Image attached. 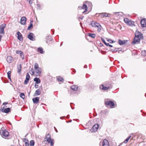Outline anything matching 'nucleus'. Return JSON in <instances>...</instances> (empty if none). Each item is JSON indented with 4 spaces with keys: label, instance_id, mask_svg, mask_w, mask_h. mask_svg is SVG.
I'll list each match as a JSON object with an SVG mask.
<instances>
[{
    "label": "nucleus",
    "instance_id": "4be33fe9",
    "mask_svg": "<svg viewBox=\"0 0 146 146\" xmlns=\"http://www.w3.org/2000/svg\"><path fill=\"white\" fill-rule=\"evenodd\" d=\"M34 81L36 82V83L37 84H39L40 83V79L38 78H35L34 79Z\"/></svg>",
    "mask_w": 146,
    "mask_h": 146
},
{
    "label": "nucleus",
    "instance_id": "1a4fd4ad",
    "mask_svg": "<svg viewBox=\"0 0 146 146\" xmlns=\"http://www.w3.org/2000/svg\"><path fill=\"white\" fill-rule=\"evenodd\" d=\"M35 72L36 74V76H38L40 75L41 74V69L40 68L38 69H35Z\"/></svg>",
    "mask_w": 146,
    "mask_h": 146
},
{
    "label": "nucleus",
    "instance_id": "e2e57ef3",
    "mask_svg": "<svg viewBox=\"0 0 146 146\" xmlns=\"http://www.w3.org/2000/svg\"><path fill=\"white\" fill-rule=\"evenodd\" d=\"M67 118H69V115H68V116H67Z\"/></svg>",
    "mask_w": 146,
    "mask_h": 146
},
{
    "label": "nucleus",
    "instance_id": "423d86ee",
    "mask_svg": "<svg viewBox=\"0 0 146 146\" xmlns=\"http://www.w3.org/2000/svg\"><path fill=\"white\" fill-rule=\"evenodd\" d=\"M78 9H83L85 11L83 12V13L86 11H87L88 9L87 5L84 3L83 4V5L82 7L79 6Z\"/></svg>",
    "mask_w": 146,
    "mask_h": 146
},
{
    "label": "nucleus",
    "instance_id": "5701e85b",
    "mask_svg": "<svg viewBox=\"0 0 146 146\" xmlns=\"http://www.w3.org/2000/svg\"><path fill=\"white\" fill-rule=\"evenodd\" d=\"M33 21H31L30 22V23L29 26L28 27L27 29L30 30L31 29L33 28Z\"/></svg>",
    "mask_w": 146,
    "mask_h": 146
},
{
    "label": "nucleus",
    "instance_id": "0eeeda50",
    "mask_svg": "<svg viewBox=\"0 0 146 146\" xmlns=\"http://www.w3.org/2000/svg\"><path fill=\"white\" fill-rule=\"evenodd\" d=\"M27 19L25 17H23L21 19L20 23L21 25H24L26 23Z\"/></svg>",
    "mask_w": 146,
    "mask_h": 146
},
{
    "label": "nucleus",
    "instance_id": "e433bc0d",
    "mask_svg": "<svg viewBox=\"0 0 146 146\" xmlns=\"http://www.w3.org/2000/svg\"><path fill=\"white\" fill-rule=\"evenodd\" d=\"M35 71L33 68H31L30 71V73L31 75H34L35 74Z\"/></svg>",
    "mask_w": 146,
    "mask_h": 146
},
{
    "label": "nucleus",
    "instance_id": "dca6fc26",
    "mask_svg": "<svg viewBox=\"0 0 146 146\" xmlns=\"http://www.w3.org/2000/svg\"><path fill=\"white\" fill-rule=\"evenodd\" d=\"M39 98L38 97H36L35 98H34L33 99V101L34 103H37L39 101Z\"/></svg>",
    "mask_w": 146,
    "mask_h": 146
},
{
    "label": "nucleus",
    "instance_id": "20e7f679",
    "mask_svg": "<svg viewBox=\"0 0 146 146\" xmlns=\"http://www.w3.org/2000/svg\"><path fill=\"white\" fill-rule=\"evenodd\" d=\"M140 39L141 36H135L133 40V42L135 44H138L139 43Z\"/></svg>",
    "mask_w": 146,
    "mask_h": 146
},
{
    "label": "nucleus",
    "instance_id": "412c9836",
    "mask_svg": "<svg viewBox=\"0 0 146 146\" xmlns=\"http://www.w3.org/2000/svg\"><path fill=\"white\" fill-rule=\"evenodd\" d=\"M134 23L133 21L130 20L127 24L130 26H135Z\"/></svg>",
    "mask_w": 146,
    "mask_h": 146
},
{
    "label": "nucleus",
    "instance_id": "c9c22d12",
    "mask_svg": "<svg viewBox=\"0 0 146 146\" xmlns=\"http://www.w3.org/2000/svg\"><path fill=\"white\" fill-rule=\"evenodd\" d=\"M57 80L60 82H63L64 80V79L62 78H60L59 77H58L57 78Z\"/></svg>",
    "mask_w": 146,
    "mask_h": 146
},
{
    "label": "nucleus",
    "instance_id": "bf43d9fd",
    "mask_svg": "<svg viewBox=\"0 0 146 146\" xmlns=\"http://www.w3.org/2000/svg\"><path fill=\"white\" fill-rule=\"evenodd\" d=\"M7 104V102H4V103H3V105H6V104Z\"/></svg>",
    "mask_w": 146,
    "mask_h": 146
},
{
    "label": "nucleus",
    "instance_id": "b1692460",
    "mask_svg": "<svg viewBox=\"0 0 146 146\" xmlns=\"http://www.w3.org/2000/svg\"><path fill=\"white\" fill-rule=\"evenodd\" d=\"M118 42L120 45H122L125 44L126 42V41L125 40H119Z\"/></svg>",
    "mask_w": 146,
    "mask_h": 146
},
{
    "label": "nucleus",
    "instance_id": "6e6552de",
    "mask_svg": "<svg viewBox=\"0 0 146 146\" xmlns=\"http://www.w3.org/2000/svg\"><path fill=\"white\" fill-rule=\"evenodd\" d=\"M141 24L142 27H146V19H144L141 20Z\"/></svg>",
    "mask_w": 146,
    "mask_h": 146
},
{
    "label": "nucleus",
    "instance_id": "a878e982",
    "mask_svg": "<svg viewBox=\"0 0 146 146\" xmlns=\"http://www.w3.org/2000/svg\"><path fill=\"white\" fill-rule=\"evenodd\" d=\"M38 51L40 54H43L44 51L43 50V49L42 48L39 47L38 48Z\"/></svg>",
    "mask_w": 146,
    "mask_h": 146
},
{
    "label": "nucleus",
    "instance_id": "5fc2aeb1",
    "mask_svg": "<svg viewBox=\"0 0 146 146\" xmlns=\"http://www.w3.org/2000/svg\"><path fill=\"white\" fill-rule=\"evenodd\" d=\"M115 14H117L119 13H122V12H115L114 13Z\"/></svg>",
    "mask_w": 146,
    "mask_h": 146
},
{
    "label": "nucleus",
    "instance_id": "9b49d317",
    "mask_svg": "<svg viewBox=\"0 0 146 146\" xmlns=\"http://www.w3.org/2000/svg\"><path fill=\"white\" fill-rule=\"evenodd\" d=\"M99 127V125L98 124H95L93 127L92 128V131L94 132L96 131Z\"/></svg>",
    "mask_w": 146,
    "mask_h": 146
},
{
    "label": "nucleus",
    "instance_id": "473e14b6",
    "mask_svg": "<svg viewBox=\"0 0 146 146\" xmlns=\"http://www.w3.org/2000/svg\"><path fill=\"white\" fill-rule=\"evenodd\" d=\"M34 67L35 69L40 68L39 67L38 64L36 63L35 64Z\"/></svg>",
    "mask_w": 146,
    "mask_h": 146
},
{
    "label": "nucleus",
    "instance_id": "338daca9",
    "mask_svg": "<svg viewBox=\"0 0 146 146\" xmlns=\"http://www.w3.org/2000/svg\"><path fill=\"white\" fill-rule=\"evenodd\" d=\"M89 3H90V4H91V3H90L89 2Z\"/></svg>",
    "mask_w": 146,
    "mask_h": 146
},
{
    "label": "nucleus",
    "instance_id": "8fccbe9b",
    "mask_svg": "<svg viewBox=\"0 0 146 146\" xmlns=\"http://www.w3.org/2000/svg\"><path fill=\"white\" fill-rule=\"evenodd\" d=\"M119 48H115L114 49V52H117Z\"/></svg>",
    "mask_w": 146,
    "mask_h": 146
},
{
    "label": "nucleus",
    "instance_id": "f3484780",
    "mask_svg": "<svg viewBox=\"0 0 146 146\" xmlns=\"http://www.w3.org/2000/svg\"><path fill=\"white\" fill-rule=\"evenodd\" d=\"M41 93V91L40 89H38L37 90L34 94V96L40 95Z\"/></svg>",
    "mask_w": 146,
    "mask_h": 146
},
{
    "label": "nucleus",
    "instance_id": "3c124183",
    "mask_svg": "<svg viewBox=\"0 0 146 146\" xmlns=\"http://www.w3.org/2000/svg\"><path fill=\"white\" fill-rule=\"evenodd\" d=\"M29 143L26 142L25 143V146H29Z\"/></svg>",
    "mask_w": 146,
    "mask_h": 146
},
{
    "label": "nucleus",
    "instance_id": "6ab92c4d",
    "mask_svg": "<svg viewBox=\"0 0 146 146\" xmlns=\"http://www.w3.org/2000/svg\"><path fill=\"white\" fill-rule=\"evenodd\" d=\"M22 66L21 64H19L17 66L18 71L17 72L19 75L21 74V71Z\"/></svg>",
    "mask_w": 146,
    "mask_h": 146
},
{
    "label": "nucleus",
    "instance_id": "bb28decb",
    "mask_svg": "<svg viewBox=\"0 0 146 146\" xmlns=\"http://www.w3.org/2000/svg\"><path fill=\"white\" fill-rule=\"evenodd\" d=\"M88 36L92 38H94L96 36V35L94 34L89 33Z\"/></svg>",
    "mask_w": 146,
    "mask_h": 146
},
{
    "label": "nucleus",
    "instance_id": "393cba45",
    "mask_svg": "<svg viewBox=\"0 0 146 146\" xmlns=\"http://www.w3.org/2000/svg\"><path fill=\"white\" fill-rule=\"evenodd\" d=\"M71 88L75 91L77 90L78 87L76 85H73L71 87Z\"/></svg>",
    "mask_w": 146,
    "mask_h": 146
},
{
    "label": "nucleus",
    "instance_id": "79ce46f5",
    "mask_svg": "<svg viewBox=\"0 0 146 146\" xmlns=\"http://www.w3.org/2000/svg\"><path fill=\"white\" fill-rule=\"evenodd\" d=\"M30 78V77L29 75V74L28 73H27V75H26V79H28V80H29Z\"/></svg>",
    "mask_w": 146,
    "mask_h": 146
},
{
    "label": "nucleus",
    "instance_id": "a18cd8bd",
    "mask_svg": "<svg viewBox=\"0 0 146 146\" xmlns=\"http://www.w3.org/2000/svg\"><path fill=\"white\" fill-rule=\"evenodd\" d=\"M96 22H92L91 23V25L92 26V27H95V24H96Z\"/></svg>",
    "mask_w": 146,
    "mask_h": 146
},
{
    "label": "nucleus",
    "instance_id": "7c9ffc66",
    "mask_svg": "<svg viewBox=\"0 0 146 146\" xmlns=\"http://www.w3.org/2000/svg\"><path fill=\"white\" fill-rule=\"evenodd\" d=\"M100 14L102 15L103 17H109V16H108V14L106 13H100Z\"/></svg>",
    "mask_w": 146,
    "mask_h": 146
},
{
    "label": "nucleus",
    "instance_id": "f8f14e48",
    "mask_svg": "<svg viewBox=\"0 0 146 146\" xmlns=\"http://www.w3.org/2000/svg\"><path fill=\"white\" fill-rule=\"evenodd\" d=\"M102 146H109L108 141L106 139H104L102 142Z\"/></svg>",
    "mask_w": 146,
    "mask_h": 146
},
{
    "label": "nucleus",
    "instance_id": "4c0bfd02",
    "mask_svg": "<svg viewBox=\"0 0 146 146\" xmlns=\"http://www.w3.org/2000/svg\"><path fill=\"white\" fill-rule=\"evenodd\" d=\"M20 96L23 99H24L25 97V95L23 93H21Z\"/></svg>",
    "mask_w": 146,
    "mask_h": 146
},
{
    "label": "nucleus",
    "instance_id": "4d7b16f0",
    "mask_svg": "<svg viewBox=\"0 0 146 146\" xmlns=\"http://www.w3.org/2000/svg\"><path fill=\"white\" fill-rule=\"evenodd\" d=\"M105 44L107 46H109V44L108 43H106V44Z\"/></svg>",
    "mask_w": 146,
    "mask_h": 146
},
{
    "label": "nucleus",
    "instance_id": "2eb2a0df",
    "mask_svg": "<svg viewBox=\"0 0 146 146\" xmlns=\"http://www.w3.org/2000/svg\"><path fill=\"white\" fill-rule=\"evenodd\" d=\"M110 87L109 86L106 87L104 85H102L100 86V88L103 90H106L109 89Z\"/></svg>",
    "mask_w": 146,
    "mask_h": 146
},
{
    "label": "nucleus",
    "instance_id": "4468645a",
    "mask_svg": "<svg viewBox=\"0 0 146 146\" xmlns=\"http://www.w3.org/2000/svg\"><path fill=\"white\" fill-rule=\"evenodd\" d=\"M95 27H97L98 28V29L97 30L98 32L100 31L101 30V26L100 24L96 22Z\"/></svg>",
    "mask_w": 146,
    "mask_h": 146
},
{
    "label": "nucleus",
    "instance_id": "72a5a7b5",
    "mask_svg": "<svg viewBox=\"0 0 146 146\" xmlns=\"http://www.w3.org/2000/svg\"><path fill=\"white\" fill-rule=\"evenodd\" d=\"M36 6L38 9H41V5L39 3H37Z\"/></svg>",
    "mask_w": 146,
    "mask_h": 146
},
{
    "label": "nucleus",
    "instance_id": "de8ad7c7",
    "mask_svg": "<svg viewBox=\"0 0 146 146\" xmlns=\"http://www.w3.org/2000/svg\"><path fill=\"white\" fill-rule=\"evenodd\" d=\"M101 40L105 44H106V42L105 41V40H104V39L101 38Z\"/></svg>",
    "mask_w": 146,
    "mask_h": 146
},
{
    "label": "nucleus",
    "instance_id": "a19ab883",
    "mask_svg": "<svg viewBox=\"0 0 146 146\" xmlns=\"http://www.w3.org/2000/svg\"><path fill=\"white\" fill-rule=\"evenodd\" d=\"M20 56L22 58V59H24V54H23V52H22L20 54Z\"/></svg>",
    "mask_w": 146,
    "mask_h": 146
},
{
    "label": "nucleus",
    "instance_id": "c03bdc74",
    "mask_svg": "<svg viewBox=\"0 0 146 146\" xmlns=\"http://www.w3.org/2000/svg\"><path fill=\"white\" fill-rule=\"evenodd\" d=\"M49 137H50V134H48L46 135V137L45 138V139H49Z\"/></svg>",
    "mask_w": 146,
    "mask_h": 146
},
{
    "label": "nucleus",
    "instance_id": "39448f33",
    "mask_svg": "<svg viewBox=\"0 0 146 146\" xmlns=\"http://www.w3.org/2000/svg\"><path fill=\"white\" fill-rule=\"evenodd\" d=\"M28 38L31 40L32 41L35 40V36L34 34L32 33H30L28 35Z\"/></svg>",
    "mask_w": 146,
    "mask_h": 146
},
{
    "label": "nucleus",
    "instance_id": "f03ea898",
    "mask_svg": "<svg viewBox=\"0 0 146 146\" xmlns=\"http://www.w3.org/2000/svg\"><path fill=\"white\" fill-rule=\"evenodd\" d=\"M105 103L106 105L110 106L111 108H113L115 105L114 103L112 101L107 100H105Z\"/></svg>",
    "mask_w": 146,
    "mask_h": 146
},
{
    "label": "nucleus",
    "instance_id": "69168bd1",
    "mask_svg": "<svg viewBox=\"0 0 146 146\" xmlns=\"http://www.w3.org/2000/svg\"><path fill=\"white\" fill-rule=\"evenodd\" d=\"M80 18L81 19H82V18Z\"/></svg>",
    "mask_w": 146,
    "mask_h": 146
},
{
    "label": "nucleus",
    "instance_id": "0e129e2a",
    "mask_svg": "<svg viewBox=\"0 0 146 146\" xmlns=\"http://www.w3.org/2000/svg\"><path fill=\"white\" fill-rule=\"evenodd\" d=\"M56 132H57V130L56 129Z\"/></svg>",
    "mask_w": 146,
    "mask_h": 146
},
{
    "label": "nucleus",
    "instance_id": "9d476101",
    "mask_svg": "<svg viewBox=\"0 0 146 146\" xmlns=\"http://www.w3.org/2000/svg\"><path fill=\"white\" fill-rule=\"evenodd\" d=\"M46 141L49 143L51 145H53L54 143V141L53 139H51L50 137H49V139H47Z\"/></svg>",
    "mask_w": 146,
    "mask_h": 146
},
{
    "label": "nucleus",
    "instance_id": "09e8293b",
    "mask_svg": "<svg viewBox=\"0 0 146 146\" xmlns=\"http://www.w3.org/2000/svg\"><path fill=\"white\" fill-rule=\"evenodd\" d=\"M22 51H17L16 52V53L17 54H20L21 53Z\"/></svg>",
    "mask_w": 146,
    "mask_h": 146
},
{
    "label": "nucleus",
    "instance_id": "c756f323",
    "mask_svg": "<svg viewBox=\"0 0 146 146\" xmlns=\"http://www.w3.org/2000/svg\"><path fill=\"white\" fill-rule=\"evenodd\" d=\"M135 36H141V38L143 37V35L142 34L139 32H138L137 33H136Z\"/></svg>",
    "mask_w": 146,
    "mask_h": 146
},
{
    "label": "nucleus",
    "instance_id": "7ed1b4c3",
    "mask_svg": "<svg viewBox=\"0 0 146 146\" xmlns=\"http://www.w3.org/2000/svg\"><path fill=\"white\" fill-rule=\"evenodd\" d=\"M6 27V25L4 23L0 25V34H5L4 29Z\"/></svg>",
    "mask_w": 146,
    "mask_h": 146
},
{
    "label": "nucleus",
    "instance_id": "052dcab7",
    "mask_svg": "<svg viewBox=\"0 0 146 146\" xmlns=\"http://www.w3.org/2000/svg\"><path fill=\"white\" fill-rule=\"evenodd\" d=\"M87 67V66L85 65L84 66V68H86Z\"/></svg>",
    "mask_w": 146,
    "mask_h": 146
},
{
    "label": "nucleus",
    "instance_id": "864d4df0",
    "mask_svg": "<svg viewBox=\"0 0 146 146\" xmlns=\"http://www.w3.org/2000/svg\"><path fill=\"white\" fill-rule=\"evenodd\" d=\"M29 3L30 4H31L32 3V1L30 0L29 1Z\"/></svg>",
    "mask_w": 146,
    "mask_h": 146
},
{
    "label": "nucleus",
    "instance_id": "cd10ccee",
    "mask_svg": "<svg viewBox=\"0 0 146 146\" xmlns=\"http://www.w3.org/2000/svg\"><path fill=\"white\" fill-rule=\"evenodd\" d=\"M11 72L10 71H9L7 73L8 78L10 80H11Z\"/></svg>",
    "mask_w": 146,
    "mask_h": 146
},
{
    "label": "nucleus",
    "instance_id": "c85d7f7f",
    "mask_svg": "<svg viewBox=\"0 0 146 146\" xmlns=\"http://www.w3.org/2000/svg\"><path fill=\"white\" fill-rule=\"evenodd\" d=\"M10 109L9 108H8L4 110V112L5 113H8L10 111Z\"/></svg>",
    "mask_w": 146,
    "mask_h": 146
},
{
    "label": "nucleus",
    "instance_id": "603ef678",
    "mask_svg": "<svg viewBox=\"0 0 146 146\" xmlns=\"http://www.w3.org/2000/svg\"><path fill=\"white\" fill-rule=\"evenodd\" d=\"M35 88H38V85L35 84Z\"/></svg>",
    "mask_w": 146,
    "mask_h": 146
},
{
    "label": "nucleus",
    "instance_id": "49530a36",
    "mask_svg": "<svg viewBox=\"0 0 146 146\" xmlns=\"http://www.w3.org/2000/svg\"><path fill=\"white\" fill-rule=\"evenodd\" d=\"M107 41H108L110 43H111L113 42L114 41H113L111 39H107Z\"/></svg>",
    "mask_w": 146,
    "mask_h": 146
},
{
    "label": "nucleus",
    "instance_id": "6e6d98bb",
    "mask_svg": "<svg viewBox=\"0 0 146 146\" xmlns=\"http://www.w3.org/2000/svg\"><path fill=\"white\" fill-rule=\"evenodd\" d=\"M114 49H111V51L113 52H114Z\"/></svg>",
    "mask_w": 146,
    "mask_h": 146
},
{
    "label": "nucleus",
    "instance_id": "a211bd4d",
    "mask_svg": "<svg viewBox=\"0 0 146 146\" xmlns=\"http://www.w3.org/2000/svg\"><path fill=\"white\" fill-rule=\"evenodd\" d=\"M7 60L9 63H11L12 61V57L11 56H8L7 58Z\"/></svg>",
    "mask_w": 146,
    "mask_h": 146
},
{
    "label": "nucleus",
    "instance_id": "2f4dec72",
    "mask_svg": "<svg viewBox=\"0 0 146 146\" xmlns=\"http://www.w3.org/2000/svg\"><path fill=\"white\" fill-rule=\"evenodd\" d=\"M131 136L130 135L124 141V143H127L129 140L131 138Z\"/></svg>",
    "mask_w": 146,
    "mask_h": 146
},
{
    "label": "nucleus",
    "instance_id": "58836bf2",
    "mask_svg": "<svg viewBox=\"0 0 146 146\" xmlns=\"http://www.w3.org/2000/svg\"><path fill=\"white\" fill-rule=\"evenodd\" d=\"M142 55L144 56H146V51L143 50L141 52Z\"/></svg>",
    "mask_w": 146,
    "mask_h": 146
},
{
    "label": "nucleus",
    "instance_id": "f257e3e1",
    "mask_svg": "<svg viewBox=\"0 0 146 146\" xmlns=\"http://www.w3.org/2000/svg\"><path fill=\"white\" fill-rule=\"evenodd\" d=\"M0 133L2 137L4 138H6L9 136V132L6 130H1Z\"/></svg>",
    "mask_w": 146,
    "mask_h": 146
},
{
    "label": "nucleus",
    "instance_id": "13d9d810",
    "mask_svg": "<svg viewBox=\"0 0 146 146\" xmlns=\"http://www.w3.org/2000/svg\"><path fill=\"white\" fill-rule=\"evenodd\" d=\"M2 37V36L0 35V42L1 41V38Z\"/></svg>",
    "mask_w": 146,
    "mask_h": 146
},
{
    "label": "nucleus",
    "instance_id": "37998d69",
    "mask_svg": "<svg viewBox=\"0 0 146 146\" xmlns=\"http://www.w3.org/2000/svg\"><path fill=\"white\" fill-rule=\"evenodd\" d=\"M29 80L28 79H26V80H25L24 81V84H27Z\"/></svg>",
    "mask_w": 146,
    "mask_h": 146
},
{
    "label": "nucleus",
    "instance_id": "680f3d73",
    "mask_svg": "<svg viewBox=\"0 0 146 146\" xmlns=\"http://www.w3.org/2000/svg\"><path fill=\"white\" fill-rule=\"evenodd\" d=\"M109 46L111 47H112V45H110V44L109 45Z\"/></svg>",
    "mask_w": 146,
    "mask_h": 146
},
{
    "label": "nucleus",
    "instance_id": "aec40b11",
    "mask_svg": "<svg viewBox=\"0 0 146 146\" xmlns=\"http://www.w3.org/2000/svg\"><path fill=\"white\" fill-rule=\"evenodd\" d=\"M52 38L51 36H48L46 38V42L47 43H50L51 41Z\"/></svg>",
    "mask_w": 146,
    "mask_h": 146
},
{
    "label": "nucleus",
    "instance_id": "ddd939ff",
    "mask_svg": "<svg viewBox=\"0 0 146 146\" xmlns=\"http://www.w3.org/2000/svg\"><path fill=\"white\" fill-rule=\"evenodd\" d=\"M17 35H18L17 38L20 41L23 40V36L21 33L18 31L17 33Z\"/></svg>",
    "mask_w": 146,
    "mask_h": 146
},
{
    "label": "nucleus",
    "instance_id": "f704fd0d",
    "mask_svg": "<svg viewBox=\"0 0 146 146\" xmlns=\"http://www.w3.org/2000/svg\"><path fill=\"white\" fill-rule=\"evenodd\" d=\"M130 20H129L127 18H125L124 19V21L125 23L127 24L128 23V22Z\"/></svg>",
    "mask_w": 146,
    "mask_h": 146
},
{
    "label": "nucleus",
    "instance_id": "ea45409f",
    "mask_svg": "<svg viewBox=\"0 0 146 146\" xmlns=\"http://www.w3.org/2000/svg\"><path fill=\"white\" fill-rule=\"evenodd\" d=\"M34 142L33 140H31L30 142V146H33L34 145Z\"/></svg>",
    "mask_w": 146,
    "mask_h": 146
}]
</instances>
